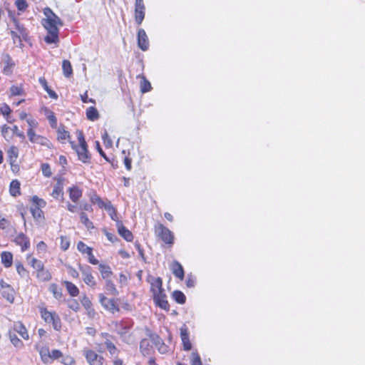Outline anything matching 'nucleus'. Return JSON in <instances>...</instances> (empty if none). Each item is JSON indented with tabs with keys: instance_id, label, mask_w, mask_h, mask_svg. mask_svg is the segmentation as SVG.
<instances>
[{
	"instance_id": "393cba45",
	"label": "nucleus",
	"mask_w": 365,
	"mask_h": 365,
	"mask_svg": "<svg viewBox=\"0 0 365 365\" xmlns=\"http://www.w3.org/2000/svg\"><path fill=\"white\" fill-rule=\"evenodd\" d=\"M28 263L36 271H38L43 268V264L41 261L33 257L31 255H28L26 257Z\"/></svg>"
},
{
	"instance_id": "2f4dec72",
	"label": "nucleus",
	"mask_w": 365,
	"mask_h": 365,
	"mask_svg": "<svg viewBox=\"0 0 365 365\" xmlns=\"http://www.w3.org/2000/svg\"><path fill=\"white\" fill-rule=\"evenodd\" d=\"M98 269L103 279H108L112 274L111 269L108 265L101 264Z\"/></svg>"
},
{
	"instance_id": "2eb2a0df",
	"label": "nucleus",
	"mask_w": 365,
	"mask_h": 365,
	"mask_svg": "<svg viewBox=\"0 0 365 365\" xmlns=\"http://www.w3.org/2000/svg\"><path fill=\"white\" fill-rule=\"evenodd\" d=\"M153 296V299L155 302L158 306L163 309H168L169 308V304L167 300L166 294H165V291H162L159 293H157Z\"/></svg>"
},
{
	"instance_id": "864d4df0",
	"label": "nucleus",
	"mask_w": 365,
	"mask_h": 365,
	"mask_svg": "<svg viewBox=\"0 0 365 365\" xmlns=\"http://www.w3.org/2000/svg\"><path fill=\"white\" fill-rule=\"evenodd\" d=\"M32 202L34 204V206H38L40 208L44 207L46 205V202L44 200L39 198L36 195L32 197Z\"/></svg>"
},
{
	"instance_id": "37998d69",
	"label": "nucleus",
	"mask_w": 365,
	"mask_h": 365,
	"mask_svg": "<svg viewBox=\"0 0 365 365\" xmlns=\"http://www.w3.org/2000/svg\"><path fill=\"white\" fill-rule=\"evenodd\" d=\"M11 37L13 38L14 43L15 44H16L17 46L21 47L22 46L21 42H22V39H24V38H22L21 34H19L18 32H16L15 31H11Z\"/></svg>"
},
{
	"instance_id": "09e8293b",
	"label": "nucleus",
	"mask_w": 365,
	"mask_h": 365,
	"mask_svg": "<svg viewBox=\"0 0 365 365\" xmlns=\"http://www.w3.org/2000/svg\"><path fill=\"white\" fill-rule=\"evenodd\" d=\"M60 239H61L60 246H61V250H63V251L67 250L70 246L69 238L66 236H61Z\"/></svg>"
},
{
	"instance_id": "6ab92c4d",
	"label": "nucleus",
	"mask_w": 365,
	"mask_h": 365,
	"mask_svg": "<svg viewBox=\"0 0 365 365\" xmlns=\"http://www.w3.org/2000/svg\"><path fill=\"white\" fill-rule=\"evenodd\" d=\"M7 155L9 158V161L10 163V165L13 169L14 168H16V166L14 165V163L16 162V160L19 156V149L16 146H11L9 148L7 151Z\"/></svg>"
},
{
	"instance_id": "cd10ccee",
	"label": "nucleus",
	"mask_w": 365,
	"mask_h": 365,
	"mask_svg": "<svg viewBox=\"0 0 365 365\" xmlns=\"http://www.w3.org/2000/svg\"><path fill=\"white\" fill-rule=\"evenodd\" d=\"M38 81H39L40 84L42 86V87L44 88V90L47 92V93L48 94L50 98H51L53 99L58 98V95L56 93V92L52 91L48 86L47 81L44 78H40Z\"/></svg>"
},
{
	"instance_id": "58836bf2",
	"label": "nucleus",
	"mask_w": 365,
	"mask_h": 365,
	"mask_svg": "<svg viewBox=\"0 0 365 365\" xmlns=\"http://www.w3.org/2000/svg\"><path fill=\"white\" fill-rule=\"evenodd\" d=\"M173 297L179 304H182L185 302L186 297L181 291H174L173 293Z\"/></svg>"
},
{
	"instance_id": "dca6fc26",
	"label": "nucleus",
	"mask_w": 365,
	"mask_h": 365,
	"mask_svg": "<svg viewBox=\"0 0 365 365\" xmlns=\"http://www.w3.org/2000/svg\"><path fill=\"white\" fill-rule=\"evenodd\" d=\"M14 242L21 246V251L24 252L30 247V240L24 233H19L15 237Z\"/></svg>"
},
{
	"instance_id": "e433bc0d",
	"label": "nucleus",
	"mask_w": 365,
	"mask_h": 365,
	"mask_svg": "<svg viewBox=\"0 0 365 365\" xmlns=\"http://www.w3.org/2000/svg\"><path fill=\"white\" fill-rule=\"evenodd\" d=\"M57 138L59 141L64 143V141L69 138V133L65 130L64 127H59L57 130Z\"/></svg>"
},
{
	"instance_id": "c9c22d12",
	"label": "nucleus",
	"mask_w": 365,
	"mask_h": 365,
	"mask_svg": "<svg viewBox=\"0 0 365 365\" xmlns=\"http://www.w3.org/2000/svg\"><path fill=\"white\" fill-rule=\"evenodd\" d=\"M9 334L11 342L15 347L22 348L24 346V343L17 337L16 334H14V332H11V331H9Z\"/></svg>"
},
{
	"instance_id": "9b49d317",
	"label": "nucleus",
	"mask_w": 365,
	"mask_h": 365,
	"mask_svg": "<svg viewBox=\"0 0 365 365\" xmlns=\"http://www.w3.org/2000/svg\"><path fill=\"white\" fill-rule=\"evenodd\" d=\"M149 336L151 338L152 341L154 343L160 354H167L169 351V346L164 343L158 334H150Z\"/></svg>"
},
{
	"instance_id": "a18cd8bd",
	"label": "nucleus",
	"mask_w": 365,
	"mask_h": 365,
	"mask_svg": "<svg viewBox=\"0 0 365 365\" xmlns=\"http://www.w3.org/2000/svg\"><path fill=\"white\" fill-rule=\"evenodd\" d=\"M77 249L79 252H81L83 254L88 255L92 251V248L87 246L85 243L83 242H79L77 245Z\"/></svg>"
},
{
	"instance_id": "9d476101",
	"label": "nucleus",
	"mask_w": 365,
	"mask_h": 365,
	"mask_svg": "<svg viewBox=\"0 0 365 365\" xmlns=\"http://www.w3.org/2000/svg\"><path fill=\"white\" fill-rule=\"evenodd\" d=\"M138 46L143 51L149 48V40L143 29H139L137 34Z\"/></svg>"
},
{
	"instance_id": "5701e85b",
	"label": "nucleus",
	"mask_w": 365,
	"mask_h": 365,
	"mask_svg": "<svg viewBox=\"0 0 365 365\" xmlns=\"http://www.w3.org/2000/svg\"><path fill=\"white\" fill-rule=\"evenodd\" d=\"M162 286H163V282H162L161 278L157 277V278L153 279L151 282V287H150L153 295L163 291L164 289H163Z\"/></svg>"
},
{
	"instance_id": "c85d7f7f",
	"label": "nucleus",
	"mask_w": 365,
	"mask_h": 365,
	"mask_svg": "<svg viewBox=\"0 0 365 365\" xmlns=\"http://www.w3.org/2000/svg\"><path fill=\"white\" fill-rule=\"evenodd\" d=\"M62 69L65 77L69 78L73 74V68L71 62L68 60H63L62 62Z\"/></svg>"
},
{
	"instance_id": "7c9ffc66",
	"label": "nucleus",
	"mask_w": 365,
	"mask_h": 365,
	"mask_svg": "<svg viewBox=\"0 0 365 365\" xmlns=\"http://www.w3.org/2000/svg\"><path fill=\"white\" fill-rule=\"evenodd\" d=\"M86 117L88 120L94 121L98 119L99 114L97 110V109L91 106L86 110Z\"/></svg>"
},
{
	"instance_id": "4468645a",
	"label": "nucleus",
	"mask_w": 365,
	"mask_h": 365,
	"mask_svg": "<svg viewBox=\"0 0 365 365\" xmlns=\"http://www.w3.org/2000/svg\"><path fill=\"white\" fill-rule=\"evenodd\" d=\"M170 268L175 277L181 281L183 280L185 276L184 269L179 262L174 260L170 264Z\"/></svg>"
},
{
	"instance_id": "a878e982",
	"label": "nucleus",
	"mask_w": 365,
	"mask_h": 365,
	"mask_svg": "<svg viewBox=\"0 0 365 365\" xmlns=\"http://www.w3.org/2000/svg\"><path fill=\"white\" fill-rule=\"evenodd\" d=\"M1 259L6 267H10L13 262V255L9 252H3L1 255Z\"/></svg>"
},
{
	"instance_id": "3c124183",
	"label": "nucleus",
	"mask_w": 365,
	"mask_h": 365,
	"mask_svg": "<svg viewBox=\"0 0 365 365\" xmlns=\"http://www.w3.org/2000/svg\"><path fill=\"white\" fill-rule=\"evenodd\" d=\"M106 210L108 212L112 220H116V210L110 202H107Z\"/></svg>"
},
{
	"instance_id": "8fccbe9b",
	"label": "nucleus",
	"mask_w": 365,
	"mask_h": 365,
	"mask_svg": "<svg viewBox=\"0 0 365 365\" xmlns=\"http://www.w3.org/2000/svg\"><path fill=\"white\" fill-rule=\"evenodd\" d=\"M15 5L19 11H24L28 8L26 0H16Z\"/></svg>"
},
{
	"instance_id": "ddd939ff",
	"label": "nucleus",
	"mask_w": 365,
	"mask_h": 365,
	"mask_svg": "<svg viewBox=\"0 0 365 365\" xmlns=\"http://www.w3.org/2000/svg\"><path fill=\"white\" fill-rule=\"evenodd\" d=\"M99 301L101 305L108 311L114 313L118 309L113 300L108 299L103 294H99Z\"/></svg>"
},
{
	"instance_id": "69168bd1",
	"label": "nucleus",
	"mask_w": 365,
	"mask_h": 365,
	"mask_svg": "<svg viewBox=\"0 0 365 365\" xmlns=\"http://www.w3.org/2000/svg\"><path fill=\"white\" fill-rule=\"evenodd\" d=\"M36 250L38 253H45L46 250V245L44 242L41 241L37 244Z\"/></svg>"
},
{
	"instance_id": "72a5a7b5",
	"label": "nucleus",
	"mask_w": 365,
	"mask_h": 365,
	"mask_svg": "<svg viewBox=\"0 0 365 365\" xmlns=\"http://www.w3.org/2000/svg\"><path fill=\"white\" fill-rule=\"evenodd\" d=\"M64 284H66V289H67L68 293L72 297H76L78 294V293H79L78 288L74 284H73L70 282H68V281H66L64 282Z\"/></svg>"
},
{
	"instance_id": "7ed1b4c3",
	"label": "nucleus",
	"mask_w": 365,
	"mask_h": 365,
	"mask_svg": "<svg viewBox=\"0 0 365 365\" xmlns=\"http://www.w3.org/2000/svg\"><path fill=\"white\" fill-rule=\"evenodd\" d=\"M77 138L78 145L76 146L73 145V148L76 150V152L78 156L79 160L83 163H86L87 160L89 159L86 142L81 132L78 133Z\"/></svg>"
},
{
	"instance_id": "ea45409f",
	"label": "nucleus",
	"mask_w": 365,
	"mask_h": 365,
	"mask_svg": "<svg viewBox=\"0 0 365 365\" xmlns=\"http://www.w3.org/2000/svg\"><path fill=\"white\" fill-rule=\"evenodd\" d=\"M31 212L32 216L36 220H40L43 218V212L40 207L38 206H32L31 207Z\"/></svg>"
},
{
	"instance_id": "4d7b16f0",
	"label": "nucleus",
	"mask_w": 365,
	"mask_h": 365,
	"mask_svg": "<svg viewBox=\"0 0 365 365\" xmlns=\"http://www.w3.org/2000/svg\"><path fill=\"white\" fill-rule=\"evenodd\" d=\"M42 173L45 177H51L52 175L50 165L47 163H43L41 165Z\"/></svg>"
},
{
	"instance_id": "b1692460",
	"label": "nucleus",
	"mask_w": 365,
	"mask_h": 365,
	"mask_svg": "<svg viewBox=\"0 0 365 365\" xmlns=\"http://www.w3.org/2000/svg\"><path fill=\"white\" fill-rule=\"evenodd\" d=\"M44 115L48 120L50 125L52 128H56L57 126V119L54 115V113L51 111L48 108H43L42 110Z\"/></svg>"
},
{
	"instance_id": "f3484780",
	"label": "nucleus",
	"mask_w": 365,
	"mask_h": 365,
	"mask_svg": "<svg viewBox=\"0 0 365 365\" xmlns=\"http://www.w3.org/2000/svg\"><path fill=\"white\" fill-rule=\"evenodd\" d=\"M11 332H14V334H19L24 339L28 340L29 339V333L26 329V327L22 324L21 322H18L15 324L10 330Z\"/></svg>"
},
{
	"instance_id": "bf43d9fd",
	"label": "nucleus",
	"mask_w": 365,
	"mask_h": 365,
	"mask_svg": "<svg viewBox=\"0 0 365 365\" xmlns=\"http://www.w3.org/2000/svg\"><path fill=\"white\" fill-rule=\"evenodd\" d=\"M1 133H2L3 136L5 138H10L11 133H12L11 128H10L7 125H4L1 128Z\"/></svg>"
},
{
	"instance_id": "39448f33",
	"label": "nucleus",
	"mask_w": 365,
	"mask_h": 365,
	"mask_svg": "<svg viewBox=\"0 0 365 365\" xmlns=\"http://www.w3.org/2000/svg\"><path fill=\"white\" fill-rule=\"evenodd\" d=\"M83 356L89 365H107L106 359L91 349H85Z\"/></svg>"
},
{
	"instance_id": "603ef678",
	"label": "nucleus",
	"mask_w": 365,
	"mask_h": 365,
	"mask_svg": "<svg viewBox=\"0 0 365 365\" xmlns=\"http://www.w3.org/2000/svg\"><path fill=\"white\" fill-rule=\"evenodd\" d=\"M61 195H63L61 186L60 185H56L53 189L51 196L53 198L58 199Z\"/></svg>"
},
{
	"instance_id": "423d86ee",
	"label": "nucleus",
	"mask_w": 365,
	"mask_h": 365,
	"mask_svg": "<svg viewBox=\"0 0 365 365\" xmlns=\"http://www.w3.org/2000/svg\"><path fill=\"white\" fill-rule=\"evenodd\" d=\"M101 336L105 339L104 345L111 357L118 356L120 350L113 342V337L108 333H102Z\"/></svg>"
},
{
	"instance_id": "79ce46f5",
	"label": "nucleus",
	"mask_w": 365,
	"mask_h": 365,
	"mask_svg": "<svg viewBox=\"0 0 365 365\" xmlns=\"http://www.w3.org/2000/svg\"><path fill=\"white\" fill-rule=\"evenodd\" d=\"M191 365H202L200 356L197 351H193L190 356Z\"/></svg>"
},
{
	"instance_id": "5fc2aeb1",
	"label": "nucleus",
	"mask_w": 365,
	"mask_h": 365,
	"mask_svg": "<svg viewBox=\"0 0 365 365\" xmlns=\"http://www.w3.org/2000/svg\"><path fill=\"white\" fill-rule=\"evenodd\" d=\"M102 139L106 147L110 148L113 145V141L108 135L106 130L102 134Z\"/></svg>"
},
{
	"instance_id": "49530a36",
	"label": "nucleus",
	"mask_w": 365,
	"mask_h": 365,
	"mask_svg": "<svg viewBox=\"0 0 365 365\" xmlns=\"http://www.w3.org/2000/svg\"><path fill=\"white\" fill-rule=\"evenodd\" d=\"M49 291L53 294V296L56 299H60L62 296L60 289L55 284H52L50 285Z\"/></svg>"
},
{
	"instance_id": "338daca9",
	"label": "nucleus",
	"mask_w": 365,
	"mask_h": 365,
	"mask_svg": "<svg viewBox=\"0 0 365 365\" xmlns=\"http://www.w3.org/2000/svg\"><path fill=\"white\" fill-rule=\"evenodd\" d=\"M0 111L4 115H9L11 113V109L7 104L4 103L0 107Z\"/></svg>"
},
{
	"instance_id": "0e129e2a",
	"label": "nucleus",
	"mask_w": 365,
	"mask_h": 365,
	"mask_svg": "<svg viewBox=\"0 0 365 365\" xmlns=\"http://www.w3.org/2000/svg\"><path fill=\"white\" fill-rule=\"evenodd\" d=\"M26 123L29 126V128L34 129L38 125V123L33 118H26Z\"/></svg>"
},
{
	"instance_id": "a19ab883",
	"label": "nucleus",
	"mask_w": 365,
	"mask_h": 365,
	"mask_svg": "<svg viewBox=\"0 0 365 365\" xmlns=\"http://www.w3.org/2000/svg\"><path fill=\"white\" fill-rule=\"evenodd\" d=\"M106 289L110 294L117 295L118 294L115 284L109 279H107L106 282Z\"/></svg>"
},
{
	"instance_id": "412c9836",
	"label": "nucleus",
	"mask_w": 365,
	"mask_h": 365,
	"mask_svg": "<svg viewBox=\"0 0 365 365\" xmlns=\"http://www.w3.org/2000/svg\"><path fill=\"white\" fill-rule=\"evenodd\" d=\"M137 78L140 79V89L143 93L149 92L152 90V86L148 80L142 74L137 76Z\"/></svg>"
},
{
	"instance_id": "aec40b11",
	"label": "nucleus",
	"mask_w": 365,
	"mask_h": 365,
	"mask_svg": "<svg viewBox=\"0 0 365 365\" xmlns=\"http://www.w3.org/2000/svg\"><path fill=\"white\" fill-rule=\"evenodd\" d=\"M118 231L119 235L123 237L126 241L131 242L133 239V234L120 222L117 223Z\"/></svg>"
},
{
	"instance_id": "4c0bfd02",
	"label": "nucleus",
	"mask_w": 365,
	"mask_h": 365,
	"mask_svg": "<svg viewBox=\"0 0 365 365\" xmlns=\"http://www.w3.org/2000/svg\"><path fill=\"white\" fill-rule=\"evenodd\" d=\"M14 24L16 27V31L21 34L23 38H26L27 33L24 26L20 24L16 18H14Z\"/></svg>"
},
{
	"instance_id": "e2e57ef3",
	"label": "nucleus",
	"mask_w": 365,
	"mask_h": 365,
	"mask_svg": "<svg viewBox=\"0 0 365 365\" xmlns=\"http://www.w3.org/2000/svg\"><path fill=\"white\" fill-rule=\"evenodd\" d=\"M16 271H17L18 274L19 275H21V277L25 276L26 271L24 265L21 263L19 262V263L16 264Z\"/></svg>"
},
{
	"instance_id": "c756f323",
	"label": "nucleus",
	"mask_w": 365,
	"mask_h": 365,
	"mask_svg": "<svg viewBox=\"0 0 365 365\" xmlns=\"http://www.w3.org/2000/svg\"><path fill=\"white\" fill-rule=\"evenodd\" d=\"M36 277L42 282L48 281L51 278L50 272L48 270L44 269V267L36 272Z\"/></svg>"
},
{
	"instance_id": "473e14b6",
	"label": "nucleus",
	"mask_w": 365,
	"mask_h": 365,
	"mask_svg": "<svg viewBox=\"0 0 365 365\" xmlns=\"http://www.w3.org/2000/svg\"><path fill=\"white\" fill-rule=\"evenodd\" d=\"M80 220L81 223L83 224L88 230H91L94 228L93 222L89 220L87 215L85 212H81L80 213Z\"/></svg>"
},
{
	"instance_id": "c03bdc74",
	"label": "nucleus",
	"mask_w": 365,
	"mask_h": 365,
	"mask_svg": "<svg viewBox=\"0 0 365 365\" xmlns=\"http://www.w3.org/2000/svg\"><path fill=\"white\" fill-rule=\"evenodd\" d=\"M40 312L41 317L43 319H55V313H52L49 311H48L45 308H41Z\"/></svg>"
},
{
	"instance_id": "774afa93",
	"label": "nucleus",
	"mask_w": 365,
	"mask_h": 365,
	"mask_svg": "<svg viewBox=\"0 0 365 365\" xmlns=\"http://www.w3.org/2000/svg\"><path fill=\"white\" fill-rule=\"evenodd\" d=\"M11 131L12 133L16 135L17 136L21 138H25L24 133L22 131H20L16 125H14L13 128H11Z\"/></svg>"
},
{
	"instance_id": "de8ad7c7",
	"label": "nucleus",
	"mask_w": 365,
	"mask_h": 365,
	"mask_svg": "<svg viewBox=\"0 0 365 365\" xmlns=\"http://www.w3.org/2000/svg\"><path fill=\"white\" fill-rule=\"evenodd\" d=\"M185 283H186V286L188 288L194 287L196 284V277L194 275H192L191 273L188 274L187 276Z\"/></svg>"
},
{
	"instance_id": "680f3d73",
	"label": "nucleus",
	"mask_w": 365,
	"mask_h": 365,
	"mask_svg": "<svg viewBox=\"0 0 365 365\" xmlns=\"http://www.w3.org/2000/svg\"><path fill=\"white\" fill-rule=\"evenodd\" d=\"M81 303L83 305V307L86 309H89L91 308V306H92V303L91 302V300L89 299L88 297L84 296L82 299H81Z\"/></svg>"
},
{
	"instance_id": "a211bd4d",
	"label": "nucleus",
	"mask_w": 365,
	"mask_h": 365,
	"mask_svg": "<svg viewBox=\"0 0 365 365\" xmlns=\"http://www.w3.org/2000/svg\"><path fill=\"white\" fill-rule=\"evenodd\" d=\"M90 269V267H86V268L81 269V270L82 271L83 279L84 282L88 286L93 287L96 285V282Z\"/></svg>"
},
{
	"instance_id": "0eeeda50",
	"label": "nucleus",
	"mask_w": 365,
	"mask_h": 365,
	"mask_svg": "<svg viewBox=\"0 0 365 365\" xmlns=\"http://www.w3.org/2000/svg\"><path fill=\"white\" fill-rule=\"evenodd\" d=\"M145 6L143 0H135V21L138 25H140L145 18Z\"/></svg>"
},
{
	"instance_id": "bb28decb",
	"label": "nucleus",
	"mask_w": 365,
	"mask_h": 365,
	"mask_svg": "<svg viewBox=\"0 0 365 365\" xmlns=\"http://www.w3.org/2000/svg\"><path fill=\"white\" fill-rule=\"evenodd\" d=\"M10 194L16 197L20 195V182L18 180H13L9 186Z\"/></svg>"
},
{
	"instance_id": "f03ea898",
	"label": "nucleus",
	"mask_w": 365,
	"mask_h": 365,
	"mask_svg": "<svg viewBox=\"0 0 365 365\" xmlns=\"http://www.w3.org/2000/svg\"><path fill=\"white\" fill-rule=\"evenodd\" d=\"M38 351L41 360L46 364L51 363L54 360L63 357V354L60 350L53 349L50 351L47 346L41 347Z\"/></svg>"
},
{
	"instance_id": "f704fd0d",
	"label": "nucleus",
	"mask_w": 365,
	"mask_h": 365,
	"mask_svg": "<svg viewBox=\"0 0 365 365\" xmlns=\"http://www.w3.org/2000/svg\"><path fill=\"white\" fill-rule=\"evenodd\" d=\"M32 143L39 144L48 148H50L51 147V143L50 142V140L40 135L34 140Z\"/></svg>"
},
{
	"instance_id": "13d9d810",
	"label": "nucleus",
	"mask_w": 365,
	"mask_h": 365,
	"mask_svg": "<svg viewBox=\"0 0 365 365\" xmlns=\"http://www.w3.org/2000/svg\"><path fill=\"white\" fill-rule=\"evenodd\" d=\"M10 91L12 96H21L23 93V88L19 86H12Z\"/></svg>"
},
{
	"instance_id": "f8f14e48",
	"label": "nucleus",
	"mask_w": 365,
	"mask_h": 365,
	"mask_svg": "<svg viewBox=\"0 0 365 365\" xmlns=\"http://www.w3.org/2000/svg\"><path fill=\"white\" fill-rule=\"evenodd\" d=\"M180 338L182 340L183 349L190 351L192 349V344L189 339V331L187 326L183 324L180 328Z\"/></svg>"
},
{
	"instance_id": "1a4fd4ad",
	"label": "nucleus",
	"mask_w": 365,
	"mask_h": 365,
	"mask_svg": "<svg viewBox=\"0 0 365 365\" xmlns=\"http://www.w3.org/2000/svg\"><path fill=\"white\" fill-rule=\"evenodd\" d=\"M154 343L152 341L151 338L143 339L140 343V351L144 356H150L154 353L153 349Z\"/></svg>"
},
{
	"instance_id": "f257e3e1",
	"label": "nucleus",
	"mask_w": 365,
	"mask_h": 365,
	"mask_svg": "<svg viewBox=\"0 0 365 365\" xmlns=\"http://www.w3.org/2000/svg\"><path fill=\"white\" fill-rule=\"evenodd\" d=\"M43 14L46 18L43 20V26L47 31L44 41L48 44H57L59 42V26H63V22L50 8L44 9Z\"/></svg>"
},
{
	"instance_id": "052dcab7",
	"label": "nucleus",
	"mask_w": 365,
	"mask_h": 365,
	"mask_svg": "<svg viewBox=\"0 0 365 365\" xmlns=\"http://www.w3.org/2000/svg\"><path fill=\"white\" fill-rule=\"evenodd\" d=\"M27 135L29 137V140L33 143L34 140L39 135L36 134L34 131V129L29 128L27 130Z\"/></svg>"
},
{
	"instance_id": "20e7f679",
	"label": "nucleus",
	"mask_w": 365,
	"mask_h": 365,
	"mask_svg": "<svg viewBox=\"0 0 365 365\" xmlns=\"http://www.w3.org/2000/svg\"><path fill=\"white\" fill-rule=\"evenodd\" d=\"M155 232L165 244L172 245L174 242L173 233L161 223L155 225Z\"/></svg>"
},
{
	"instance_id": "4be33fe9",
	"label": "nucleus",
	"mask_w": 365,
	"mask_h": 365,
	"mask_svg": "<svg viewBox=\"0 0 365 365\" xmlns=\"http://www.w3.org/2000/svg\"><path fill=\"white\" fill-rule=\"evenodd\" d=\"M69 197L73 202H77L82 196V190L78 187H69Z\"/></svg>"
},
{
	"instance_id": "6e6d98bb",
	"label": "nucleus",
	"mask_w": 365,
	"mask_h": 365,
	"mask_svg": "<svg viewBox=\"0 0 365 365\" xmlns=\"http://www.w3.org/2000/svg\"><path fill=\"white\" fill-rule=\"evenodd\" d=\"M62 358V360L61 361V362L64 364V365H75L76 364V361L75 359L71 356H65Z\"/></svg>"
},
{
	"instance_id": "6e6552de",
	"label": "nucleus",
	"mask_w": 365,
	"mask_h": 365,
	"mask_svg": "<svg viewBox=\"0 0 365 365\" xmlns=\"http://www.w3.org/2000/svg\"><path fill=\"white\" fill-rule=\"evenodd\" d=\"M0 294L9 302H14L15 294L14 289L4 281L0 282Z\"/></svg>"
}]
</instances>
